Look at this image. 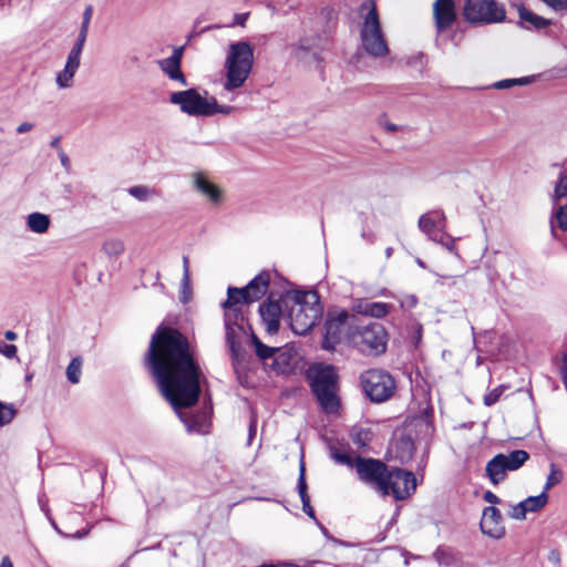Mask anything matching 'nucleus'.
Instances as JSON below:
<instances>
[{"instance_id": "obj_1", "label": "nucleus", "mask_w": 567, "mask_h": 567, "mask_svg": "<svg viewBox=\"0 0 567 567\" xmlns=\"http://www.w3.org/2000/svg\"><path fill=\"white\" fill-rule=\"evenodd\" d=\"M145 364L156 379L162 394L174 409L189 408L197 403L202 370L194 359L188 339L177 329H156L150 342Z\"/></svg>"}, {"instance_id": "obj_2", "label": "nucleus", "mask_w": 567, "mask_h": 567, "mask_svg": "<svg viewBox=\"0 0 567 567\" xmlns=\"http://www.w3.org/2000/svg\"><path fill=\"white\" fill-rule=\"evenodd\" d=\"M282 302L289 326L296 334L305 336L322 317L317 292L288 291L282 295Z\"/></svg>"}, {"instance_id": "obj_3", "label": "nucleus", "mask_w": 567, "mask_h": 567, "mask_svg": "<svg viewBox=\"0 0 567 567\" xmlns=\"http://www.w3.org/2000/svg\"><path fill=\"white\" fill-rule=\"evenodd\" d=\"M254 65V49L247 41L229 44L225 60L226 80L224 89L233 91L244 85Z\"/></svg>"}, {"instance_id": "obj_4", "label": "nucleus", "mask_w": 567, "mask_h": 567, "mask_svg": "<svg viewBox=\"0 0 567 567\" xmlns=\"http://www.w3.org/2000/svg\"><path fill=\"white\" fill-rule=\"evenodd\" d=\"M346 337L351 346L367 355H380L386 350L388 333L378 322L351 324Z\"/></svg>"}, {"instance_id": "obj_5", "label": "nucleus", "mask_w": 567, "mask_h": 567, "mask_svg": "<svg viewBox=\"0 0 567 567\" xmlns=\"http://www.w3.org/2000/svg\"><path fill=\"white\" fill-rule=\"evenodd\" d=\"M338 379L337 371L332 365L317 369L311 378V390L320 408L328 414L337 413L340 405Z\"/></svg>"}, {"instance_id": "obj_6", "label": "nucleus", "mask_w": 567, "mask_h": 567, "mask_svg": "<svg viewBox=\"0 0 567 567\" xmlns=\"http://www.w3.org/2000/svg\"><path fill=\"white\" fill-rule=\"evenodd\" d=\"M360 35L362 47L367 53L375 58L388 54V43L381 29L377 6L373 1L370 2V9L363 19Z\"/></svg>"}, {"instance_id": "obj_7", "label": "nucleus", "mask_w": 567, "mask_h": 567, "mask_svg": "<svg viewBox=\"0 0 567 567\" xmlns=\"http://www.w3.org/2000/svg\"><path fill=\"white\" fill-rule=\"evenodd\" d=\"M354 470L359 481L378 493L381 497H386V475L389 466L378 458L363 457L357 455Z\"/></svg>"}, {"instance_id": "obj_8", "label": "nucleus", "mask_w": 567, "mask_h": 567, "mask_svg": "<svg viewBox=\"0 0 567 567\" xmlns=\"http://www.w3.org/2000/svg\"><path fill=\"white\" fill-rule=\"evenodd\" d=\"M365 395L375 403L389 400L395 392L394 378L381 369H370L360 377Z\"/></svg>"}, {"instance_id": "obj_9", "label": "nucleus", "mask_w": 567, "mask_h": 567, "mask_svg": "<svg viewBox=\"0 0 567 567\" xmlns=\"http://www.w3.org/2000/svg\"><path fill=\"white\" fill-rule=\"evenodd\" d=\"M464 18L474 24H492L505 20L506 12L503 4L495 0H465Z\"/></svg>"}, {"instance_id": "obj_10", "label": "nucleus", "mask_w": 567, "mask_h": 567, "mask_svg": "<svg viewBox=\"0 0 567 567\" xmlns=\"http://www.w3.org/2000/svg\"><path fill=\"white\" fill-rule=\"evenodd\" d=\"M529 458V454L524 450H515L509 454L499 453L489 460L485 467V473L493 485L502 483L507 472L517 471Z\"/></svg>"}, {"instance_id": "obj_11", "label": "nucleus", "mask_w": 567, "mask_h": 567, "mask_svg": "<svg viewBox=\"0 0 567 567\" xmlns=\"http://www.w3.org/2000/svg\"><path fill=\"white\" fill-rule=\"evenodd\" d=\"M269 281V272L262 271L244 288L229 287L225 306L249 305L259 300L267 292Z\"/></svg>"}, {"instance_id": "obj_12", "label": "nucleus", "mask_w": 567, "mask_h": 567, "mask_svg": "<svg viewBox=\"0 0 567 567\" xmlns=\"http://www.w3.org/2000/svg\"><path fill=\"white\" fill-rule=\"evenodd\" d=\"M322 42L323 40L319 34L312 33L303 35L298 41L290 43L287 49L290 51L291 59L307 65L315 63L318 68L322 69Z\"/></svg>"}, {"instance_id": "obj_13", "label": "nucleus", "mask_w": 567, "mask_h": 567, "mask_svg": "<svg viewBox=\"0 0 567 567\" xmlns=\"http://www.w3.org/2000/svg\"><path fill=\"white\" fill-rule=\"evenodd\" d=\"M355 316H351L344 310L336 315L329 312L324 322L322 348L328 351L334 350L341 341L344 329L347 328L348 331L351 324H355Z\"/></svg>"}, {"instance_id": "obj_14", "label": "nucleus", "mask_w": 567, "mask_h": 567, "mask_svg": "<svg viewBox=\"0 0 567 567\" xmlns=\"http://www.w3.org/2000/svg\"><path fill=\"white\" fill-rule=\"evenodd\" d=\"M169 102L179 105L183 113L190 116H210L209 99L203 97L196 89L173 92Z\"/></svg>"}, {"instance_id": "obj_15", "label": "nucleus", "mask_w": 567, "mask_h": 567, "mask_svg": "<svg viewBox=\"0 0 567 567\" xmlns=\"http://www.w3.org/2000/svg\"><path fill=\"white\" fill-rule=\"evenodd\" d=\"M385 482L386 496L392 494L396 501H403L408 498L416 489L415 475L412 472L403 468L389 467Z\"/></svg>"}, {"instance_id": "obj_16", "label": "nucleus", "mask_w": 567, "mask_h": 567, "mask_svg": "<svg viewBox=\"0 0 567 567\" xmlns=\"http://www.w3.org/2000/svg\"><path fill=\"white\" fill-rule=\"evenodd\" d=\"M259 313L267 333H277L280 327V319L282 315L286 313L282 296L276 301L269 296L267 300L259 306Z\"/></svg>"}, {"instance_id": "obj_17", "label": "nucleus", "mask_w": 567, "mask_h": 567, "mask_svg": "<svg viewBox=\"0 0 567 567\" xmlns=\"http://www.w3.org/2000/svg\"><path fill=\"white\" fill-rule=\"evenodd\" d=\"M480 527L484 535L494 539H501L506 534L501 511L495 506L484 508Z\"/></svg>"}, {"instance_id": "obj_18", "label": "nucleus", "mask_w": 567, "mask_h": 567, "mask_svg": "<svg viewBox=\"0 0 567 567\" xmlns=\"http://www.w3.org/2000/svg\"><path fill=\"white\" fill-rule=\"evenodd\" d=\"M456 6L454 0H435L433 3V19L436 31L442 33L456 21Z\"/></svg>"}, {"instance_id": "obj_19", "label": "nucleus", "mask_w": 567, "mask_h": 567, "mask_svg": "<svg viewBox=\"0 0 567 567\" xmlns=\"http://www.w3.org/2000/svg\"><path fill=\"white\" fill-rule=\"evenodd\" d=\"M184 48H176L173 51V54L166 59H163L158 62L161 70L174 81H178L182 85L186 86L187 81L185 75L181 70V62L183 55Z\"/></svg>"}, {"instance_id": "obj_20", "label": "nucleus", "mask_w": 567, "mask_h": 567, "mask_svg": "<svg viewBox=\"0 0 567 567\" xmlns=\"http://www.w3.org/2000/svg\"><path fill=\"white\" fill-rule=\"evenodd\" d=\"M81 54L82 53L70 50L63 70L60 71L55 78V83L59 89L63 90L73 86V79L80 66Z\"/></svg>"}, {"instance_id": "obj_21", "label": "nucleus", "mask_w": 567, "mask_h": 567, "mask_svg": "<svg viewBox=\"0 0 567 567\" xmlns=\"http://www.w3.org/2000/svg\"><path fill=\"white\" fill-rule=\"evenodd\" d=\"M194 185L195 188L206 196L210 203L218 204L221 200L220 189L210 183L204 174L197 173L194 175Z\"/></svg>"}, {"instance_id": "obj_22", "label": "nucleus", "mask_w": 567, "mask_h": 567, "mask_svg": "<svg viewBox=\"0 0 567 567\" xmlns=\"http://www.w3.org/2000/svg\"><path fill=\"white\" fill-rule=\"evenodd\" d=\"M226 329V342L229 347L230 354L234 361V365L239 361L240 357V336L245 333L244 327L225 326Z\"/></svg>"}, {"instance_id": "obj_23", "label": "nucleus", "mask_w": 567, "mask_h": 567, "mask_svg": "<svg viewBox=\"0 0 567 567\" xmlns=\"http://www.w3.org/2000/svg\"><path fill=\"white\" fill-rule=\"evenodd\" d=\"M298 493L302 503L303 512L312 519L316 520L315 511L310 505V497L307 493V482H306V467L305 463L301 460L299 465V477H298Z\"/></svg>"}, {"instance_id": "obj_24", "label": "nucleus", "mask_w": 567, "mask_h": 567, "mask_svg": "<svg viewBox=\"0 0 567 567\" xmlns=\"http://www.w3.org/2000/svg\"><path fill=\"white\" fill-rule=\"evenodd\" d=\"M27 227L34 234H44L51 225L50 216L43 213H31L27 216Z\"/></svg>"}, {"instance_id": "obj_25", "label": "nucleus", "mask_w": 567, "mask_h": 567, "mask_svg": "<svg viewBox=\"0 0 567 567\" xmlns=\"http://www.w3.org/2000/svg\"><path fill=\"white\" fill-rule=\"evenodd\" d=\"M518 14L522 22L529 23L536 30L551 24V20L540 17L523 6L518 8Z\"/></svg>"}, {"instance_id": "obj_26", "label": "nucleus", "mask_w": 567, "mask_h": 567, "mask_svg": "<svg viewBox=\"0 0 567 567\" xmlns=\"http://www.w3.org/2000/svg\"><path fill=\"white\" fill-rule=\"evenodd\" d=\"M391 306L384 302H364L359 306V312L372 318H383L389 313Z\"/></svg>"}, {"instance_id": "obj_27", "label": "nucleus", "mask_w": 567, "mask_h": 567, "mask_svg": "<svg viewBox=\"0 0 567 567\" xmlns=\"http://www.w3.org/2000/svg\"><path fill=\"white\" fill-rule=\"evenodd\" d=\"M239 306H225V301L223 302L225 326L244 327L245 317Z\"/></svg>"}, {"instance_id": "obj_28", "label": "nucleus", "mask_w": 567, "mask_h": 567, "mask_svg": "<svg viewBox=\"0 0 567 567\" xmlns=\"http://www.w3.org/2000/svg\"><path fill=\"white\" fill-rule=\"evenodd\" d=\"M548 502V495L546 492H542L539 495L529 496L522 501L526 513H536L539 512Z\"/></svg>"}, {"instance_id": "obj_29", "label": "nucleus", "mask_w": 567, "mask_h": 567, "mask_svg": "<svg viewBox=\"0 0 567 567\" xmlns=\"http://www.w3.org/2000/svg\"><path fill=\"white\" fill-rule=\"evenodd\" d=\"M102 249L109 257H117L124 252L125 246L121 239L110 238L103 243Z\"/></svg>"}, {"instance_id": "obj_30", "label": "nucleus", "mask_w": 567, "mask_h": 567, "mask_svg": "<svg viewBox=\"0 0 567 567\" xmlns=\"http://www.w3.org/2000/svg\"><path fill=\"white\" fill-rule=\"evenodd\" d=\"M82 360L80 357L73 358L66 368V378L68 380L76 384L80 382L81 373H82Z\"/></svg>"}, {"instance_id": "obj_31", "label": "nucleus", "mask_w": 567, "mask_h": 567, "mask_svg": "<svg viewBox=\"0 0 567 567\" xmlns=\"http://www.w3.org/2000/svg\"><path fill=\"white\" fill-rule=\"evenodd\" d=\"M127 192L131 196H133L134 198H136L140 202H146L152 196L155 195V190L148 188L147 186H143V185L132 186L127 189Z\"/></svg>"}, {"instance_id": "obj_32", "label": "nucleus", "mask_w": 567, "mask_h": 567, "mask_svg": "<svg viewBox=\"0 0 567 567\" xmlns=\"http://www.w3.org/2000/svg\"><path fill=\"white\" fill-rule=\"evenodd\" d=\"M419 228L427 234V236L430 237V239H432V237H436L437 235L435 234V228H436V221L435 219L431 218L429 214H424L420 217L419 219Z\"/></svg>"}, {"instance_id": "obj_33", "label": "nucleus", "mask_w": 567, "mask_h": 567, "mask_svg": "<svg viewBox=\"0 0 567 567\" xmlns=\"http://www.w3.org/2000/svg\"><path fill=\"white\" fill-rule=\"evenodd\" d=\"M533 81H534V76H524V78H518V79H506V80L496 82L494 84V87L498 89V90H505V89H509L514 85H526V84L532 83Z\"/></svg>"}, {"instance_id": "obj_34", "label": "nucleus", "mask_w": 567, "mask_h": 567, "mask_svg": "<svg viewBox=\"0 0 567 567\" xmlns=\"http://www.w3.org/2000/svg\"><path fill=\"white\" fill-rule=\"evenodd\" d=\"M252 344L255 347L256 354L262 360L271 358L277 350L264 344L256 336L252 337Z\"/></svg>"}, {"instance_id": "obj_35", "label": "nucleus", "mask_w": 567, "mask_h": 567, "mask_svg": "<svg viewBox=\"0 0 567 567\" xmlns=\"http://www.w3.org/2000/svg\"><path fill=\"white\" fill-rule=\"evenodd\" d=\"M563 480V472L556 466V464L550 463V473L547 476V481L543 492L549 491L555 485L559 484Z\"/></svg>"}, {"instance_id": "obj_36", "label": "nucleus", "mask_w": 567, "mask_h": 567, "mask_svg": "<svg viewBox=\"0 0 567 567\" xmlns=\"http://www.w3.org/2000/svg\"><path fill=\"white\" fill-rule=\"evenodd\" d=\"M89 28H90V23L86 21H82L76 41L73 44L71 50L82 53L86 38H87Z\"/></svg>"}, {"instance_id": "obj_37", "label": "nucleus", "mask_w": 567, "mask_h": 567, "mask_svg": "<svg viewBox=\"0 0 567 567\" xmlns=\"http://www.w3.org/2000/svg\"><path fill=\"white\" fill-rule=\"evenodd\" d=\"M554 224H556L561 230H567V206H560L556 210L554 218L550 220L553 233Z\"/></svg>"}, {"instance_id": "obj_38", "label": "nucleus", "mask_w": 567, "mask_h": 567, "mask_svg": "<svg viewBox=\"0 0 567 567\" xmlns=\"http://www.w3.org/2000/svg\"><path fill=\"white\" fill-rule=\"evenodd\" d=\"M567 197V169L560 173L559 179L555 185L554 198L556 200Z\"/></svg>"}, {"instance_id": "obj_39", "label": "nucleus", "mask_w": 567, "mask_h": 567, "mask_svg": "<svg viewBox=\"0 0 567 567\" xmlns=\"http://www.w3.org/2000/svg\"><path fill=\"white\" fill-rule=\"evenodd\" d=\"M505 389H507V386L505 385H498L497 388L491 390L488 393H486L483 398V402L486 406H492L494 405L498 400L499 398L502 396V394L504 393Z\"/></svg>"}, {"instance_id": "obj_40", "label": "nucleus", "mask_w": 567, "mask_h": 567, "mask_svg": "<svg viewBox=\"0 0 567 567\" xmlns=\"http://www.w3.org/2000/svg\"><path fill=\"white\" fill-rule=\"evenodd\" d=\"M433 241H436L444 246L449 251L453 252L454 255L458 256L456 251L455 240L451 236L446 234H440L436 237H432Z\"/></svg>"}, {"instance_id": "obj_41", "label": "nucleus", "mask_w": 567, "mask_h": 567, "mask_svg": "<svg viewBox=\"0 0 567 567\" xmlns=\"http://www.w3.org/2000/svg\"><path fill=\"white\" fill-rule=\"evenodd\" d=\"M183 278H182V286H183V298L182 301L186 302V289L189 288V259L187 256L183 257Z\"/></svg>"}, {"instance_id": "obj_42", "label": "nucleus", "mask_w": 567, "mask_h": 567, "mask_svg": "<svg viewBox=\"0 0 567 567\" xmlns=\"http://www.w3.org/2000/svg\"><path fill=\"white\" fill-rule=\"evenodd\" d=\"M331 457L339 464L347 465L351 468H354V463H357V456L352 457L347 453H341L338 451L331 452Z\"/></svg>"}, {"instance_id": "obj_43", "label": "nucleus", "mask_w": 567, "mask_h": 567, "mask_svg": "<svg viewBox=\"0 0 567 567\" xmlns=\"http://www.w3.org/2000/svg\"><path fill=\"white\" fill-rule=\"evenodd\" d=\"M17 413V410L12 404H6L3 409L0 410V426L9 424L14 415Z\"/></svg>"}, {"instance_id": "obj_44", "label": "nucleus", "mask_w": 567, "mask_h": 567, "mask_svg": "<svg viewBox=\"0 0 567 567\" xmlns=\"http://www.w3.org/2000/svg\"><path fill=\"white\" fill-rule=\"evenodd\" d=\"M209 109L212 110L210 116L217 113L228 115L234 111V106L230 105H219L215 97H209Z\"/></svg>"}, {"instance_id": "obj_45", "label": "nucleus", "mask_w": 567, "mask_h": 567, "mask_svg": "<svg viewBox=\"0 0 567 567\" xmlns=\"http://www.w3.org/2000/svg\"><path fill=\"white\" fill-rule=\"evenodd\" d=\"M547 7L560 14L567 13V0H540Z\"/></svg>"}, {"instance_id": "obj_46", "label": "nucleus", "mask_w": 567, "mask_h": 567, "mask_svg": "<svg viewBox=\"0 0 567 567\" xmlns=\"http://www.w3.org/2000/svg\"><path fill=\"white\" fill-rule=\"evenodd\" d=\"M526 509L524 508L523 504L519 502L518 504H515L511 507L508 515L513 519L523 520L526 518Z\"/></svg>"}, {"instance_id": "obj_47", "label": "nucleus", "mask_w": 567, "mask_h": 567, "mask_svg": "<svg viewBox=\"0 0 567 567\" xmlns=\"http://www.w3.org/2000/svg\"><path fill=\"white\" fill-rule=\"evenodd\" d=\"M0 352L9 359L16 358L17 347L14 344H3L0 347Z\"/></svg>"}, {"instance_id": "obj_48", "label": "nucleus", "mask_w": 567, "mask_h": 567, "mask_svg": "<svg viewBox=\"0 0 567 567\" xmlns=\"http://www.w3.org/2000/svg\"><path fill=\"white\" fill-rule=\"evenodd\" d=\"M59 158L61 161V165L69 173L71 171V162H70L69 156L62 148L59 150Z\"/></svg>"}, {"instance_id": "obj_49", "label": "nucleus", "mask_w": 567, "mask_h": 567, "mask_svg": "<svg viewBox=\"0 0 567 567\" xmlns=\"http://www.w3.org/2000/svg\"><path fill=\"white\" fill-rule=\"evenodd\" d=\"M483 498L485 502L489 503V504H498L501 503V499L499 497L494 494L493 492L491 491H486L483 495Z\"/></svg>"}, {"instance_id": "obj_50", "label": "nucleus", "mask_w": 567, "mask_h": 567, "mask_svg": "<svg viewBox=\"0 0 567 567\" xmlns=\"http://www.w3.org/2000/svg\"><path fill=\"white\" fill-rule=\"evenodd\" d=\"M248 17H249L248 12L235 14L234 16V24L244 27L246 21H247V19H248Z\"/></svg>"}, {"instance_id": "obj_51", "label": "nucleus", "mask_w": 567, "mask_h": 567, "mask_svg": "<svg viewBox=\"0 0 567 567\" xmlns=\"http://www.w3.org/2000/svg\"><path fill=\"white\" fill-rule=\"evenodd\" d=\"M34 127V125L30 122H23L21 123L18 127H17V133L18 134H24L27 132H30L32 128Z\"/></svg>"}, {"instance_id": "obj_52", "label": "nucleus", "mask_w": 567, "mask_h": 567, "mask_svg": "<svg viewBox=\"0 0 567 567\" xmlns=\"http://www.w3.org/2000/svg\"><path fill=\"white\" fill-rule=\"evenodd\" d=\"M92 16H93V7L91 4H89L85 7V9L83 11L82 21H86V22L91 23Z\"/></svg>"}, {"instance_id": "obj_53", "label": "nucleus", "mask_w": 567, "mask_h": 567, "mask_svg": "<svg viewBox=\"0 0 567 567\" xmlns=\"http://www.w3.org/2000/svg\"><path fill=\"white\" fill-rule=\"evenodd\" d=\"M548 560L554 565L560 564V554L558 550L554 549L548 555Z\"/></svg>"}, {"instance_id": "obj_54", "label": "nucleus", "mask_w": 567, "mask_h": 567, "mask_svg": "<svg viewBox=\"0 0 567 567\" xmlns=\"http://www.w3.org/2000/svg\"><path fill=\"white\" fill-rule=\"evenodd\" d=\"M256 434V422L255 421H251L250 422V425H249V437H248V444H250V441L252 440V437L255 436Z\"/></svg>"}, {"instance_id": "obj_55", "label": "nucleus", "mask_w": 567, "mask_h": 567, "mask_svg": "<svg viewBox=\"0 0 567 567\" xmlns=\"http://www.w3.org/2000/svg\"><path fill=\"white\" fill-rule=\"evenodd\" d=\"M331 542L334 543L336 545H339V546H344V547L352 546L350 543L341 540V539H338V538H334V537H331Z\"/></svg>"}, {"instance_id": "obj_56", "label": "nucleus", "mask_w": 567, "mask_h": 567, "mask_svg": "<svg viewBox=\"0 0 567 567\" xmlns=\"http://www.w3.org/2000/svg\"><path fill=\"white\" fill-rule=\"evenodd\" d=\"M0 567H13V564L8 556H4L1 560Z\"/></svg>"}, {"instance_id": "obj_57", "label": "nucleus", "mask_w": 567, "mask_h": 567, "mask_svg": "<svg viewBox=\"0 0 567 567\" xmlns=\"http://www.w3.org/2000/svg\"><path fill=\"white\" fill-rule=\"evenodd\" d=\"M4 337L7 340L9 341H14L17 338H18V334L14 332V331H11V330H8L6 333H4Z\"/></svg>"}, {"instance_id": "obj_58", "label": "nucleus", "mask_w": 567, "mask_h": 567, "mask_svg": "<svg viewBox=\"0 0 567 567\" xmlns=\"http://www.w3.org/2000/svg\"><path fill=\"white\" fill-rule=\"evenodd\" d=\"M384 127H385V130L388 132H391V133L398 131V126L395 124H393V123H390V122H388Z\"/></svg>"}, {"instance_id": "obj_59", "label": "nucleus", "mask_w": 567, "mask_h": 567, "mask_svg": "<svg viewBox=\"0 0 567 567\" xmlns=\"http://www.w3.org/2000/svg\"><path fill=\"white\" fill-rule=\"evenodd\" d=\"M60 141H61V137L58 136L55 138H53L50 143L51 147L53 148H60Z\"/></svg>"}, {"instance_id": "obj_60", "label": "nucleus", "mask_w": 567, "mask_h": 567, "mask_svg": "<svg viewBox=\"0 0 567 567\" xmlns=\"http://www.w3.org/2000/svg\"><path fill=\"white\" fill-rule=\"evenodd\" d=\"M320 529H321L322 534H323V535H324L329 540H331V537H332V536L329 534L328 529H327L324 526H322V525H320Z\"/></svg>"}, {"instance_id": "obj_61", "label": "nucleus", "mask_w": 567, "mask_h": 567, "mask_svg": "<svg viewBox=\"0 0 567 567\" xmlns=\"http://www.w3.org/2000/svg\"><path fill=\"white\" fill-rule=\"evenodd\" d=\"M392 254H393V249H392L391 247H388V248L385 249V256H386V258H390V257L392 256Z\"/></svg>"}, {"instance_id": "obj_62", "label": "nucleus", "mask_w": 567, "mask_h": 567, "mask_svg": "<svg viewBox=\"0 0 567 567\" xmlns=\"http://www.w3.org/2000/svg\"><path fill=\"white\" fill-rule=\"evenodd\" d=\"M435 214H436V215H437L442 220H444V219H445V215H444V213H442V212H441V213L436 212Z\"/></svg>"}, {"instance_id": "obj_63", "label": "nucleus", "mask_w": 567, "mask_h": 567, "mask_svg": "<svg viewBox=\"0 0 567 567\" xmlns=\"http://www.w3.org/2000/svg\"><path fill=\"white\" fill-rule=\"evenodd\" d=\"M416 262L420 267L425 268V265L421 259H417Z\"/></svg>"}, {"instance_id": "obj_64", "label": "nucleus", "mask_w": 567, "mask_h": 567, "mask_svg": "<svg viewBox=\"0 0 567 567\" xmlns=\"http://www.w3.org/2000/svg\"><path fill=\"white\" fill-rule=\"evenodd\" d=\"M441 554H442V551H441L440 549H437V550L435 551V554H434V555H435V557H436L439 560H440V555H441Z\"/></svg>"}]
</instances>
